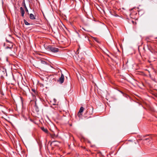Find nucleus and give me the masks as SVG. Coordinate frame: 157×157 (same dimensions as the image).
Wrapping results in <instances>:
<instances>
[{
	"mask_svg": "<svg viewBox=\"0 0 157 157\" xmlns=\"http://www.w3.org/2000/svg\"><path fill=\"white\" fill-rule=\"evenodd\" d=\"M48 65V64L43 59H40V61H36L33 64L35 67L39 69L43 68L45 65Z\"/></svg>",
	"mask_w": 157,
	"mask_h": 157,
	"instance_id": "obj_1",
	"label": "nucleus"
},
{
	"mask_svg": "<svg viewBox=\"0 0 157 157\" xmlns=\"http://www.w3.org/2000/svg\"><path fill=\"white\" fill-rule=\"evenodd\" d=\"M48 50L53 53H56L59 51V49L58 48L54 47L52 46L49 45L48 46L47 48Z\"/></svg>",
	"mask_w": 157,
	"mask_h": 157,
	"instance_id": "obj_2",
	"label": "nucleus"
},
{
	"mask_svg": "<svg viewBox=\"0 0 157 157\" xmlns=\"http://www.w3.org/2000/svg\"><path fill=\"white\" fill-rule=\"evenodd\" d=\"M21 88L24 92L26 93L29 91V89L27 86L22 84L21 86Z\"/></svg>",
	"mask_w": 157,
	"mask_h": 157,
	"instance_id": "obj_3",
	"label": "nucleus"
},
{
	"mask_svg": "<svg viewBox=\"0 0 157 157\" xmlns=\"http://www.w3.org/2000/svg\"><path fill=\"white\" fill-rule=\"evenodd\" d=\"M64 76L63 74H61L60 77L59 78L58 81L61 84L63 83L64 82Z\"/></svg>",
	"mask_w": 157,
	"mask_h": 157,
	"instance_id": "obj_4",
	"label": "nucleus"
},
{
	"mask_svg": "<svg viewBox=\"0 0 157 157\" xmlns=\"http://www.w3.org/2000/svg\"><path fill=\"white\" fill-rule=\"evenodd\" d=\"M84 109V108L83 107H81V108H80L78 113V115L79 117H80V115H82V114L81 113L83 112Z\"/></svg>",
	"mask_w": 157,
	"mask_h": 157,
	"instance_id": "obj_5",
	"label": "nucleus"
},
{
	"mask_svg": "<svg viewBox=\"0 0 157 157\" xmlns=\"http://www.w3.org/2000/svg\"><path fill=\"white\" fill-rule=\"evenodd\" d=\"M20 12L21 13V15L22 17H24V14L25 13V10L22 7H21L20 8Z\"/></svg>",
	"mask_w": 157,
	"mask_h": 157,
	"instance_id": "obj_6",
	"label": "nucleus"
},
{
	"mask_svg": "<svg viewBox=\"0 0 157 157\" xmlns=\"http://www.w3.org/2000/svg\"><path fill=\"white\" fill-rule=\"evenodd\" d=\"M34 108L36 112H38L39 111V109L38 106L37 105L36 102L35 103Z\"/></svg>",
	"mask_w": 157,
	"mask_h": 157,
	"instance_id": "obj_7",
	"label": "nucleus"
},
{
	"mask_svg": "<svg viewBox=\"0 0 157 157\" xmlns=\"http://www.w3.org/2000/svg\"><path fill=\"white\" fill-rule=\"evenodd\" d=\"M29 18L31 20H34L36 19L32 13H30V14Z\"/></svg>",
	"mask_w": 157,
	"mask_h": 157,
	"instance_id": "obj_8",
	"label": "nucleus"
},
{
	"mask_svg": "<svg viewBox=\"0 0 157 157\" xmlns=\"http://www.w3.org/2000/svg\"><path fill=\"white\" fill-rule=\"evenodd\" d=\"M41 130L43 131L44 132H45L46 133H48V130H47V128H45L44 127H41Z\"/></svg>",
	"mask_w": 157,
	"mask_h": 157,
	"instance_id": "obj_9",
	"label": "nucleus"
},
{
	"mask_svg": "<svg viewBox=\"0 0 157 157\" xmlns=\"http://www.w3.org/2000/svg\"><path fill=\"white\" fill-rule=\"evenodd\" d=\"M51 137L52 138L55 139V138H56L58 137V134H57V135H56L55 134H51Z\"/></svg>",
	"mask_w": 157,
	"mask_h": 157,
	"instance_id": "obj_10",
	"label": "nucleus"
},
{
	"mask_svg": "<svg viewBox=\"0 0 157 157\" xmlns=\"http://www.w3.org/2000/svg\"><path fill=\"white\" fill-rule=\"evenodd\" d=\"M13 44H11V46H7L5 48V49H11L13 48Z\"/></svg>",
	"mask_w": 157,
	"mask_h": 157,
	"instance_id": "obj_11",
	"label": "nucleus"
},
{
	"mask_svg": "<svg viewBox=\"0 0 157 157\" xmlns=\"http://www.w3.org/2000/svg\"><path fill=\"white\" fill-rule=\"evenodd\" d=\"M24 23L25 25H30V24L25 19H24Z\"/></svg>",
	"mask_w": 157,
	"mask_h": 157,
	"instance_id": "obj_12",
	"label": "nucleus"
},
{
	"mask_svg": "<svg viewBox=\"0 0 157 157\" xmlns=\"http://www.w3.org/2000/svg\"><path fill=\"white\" fill-rule=\"evenodd\" d=\"M32 91H33V93H34L35 94H37V92L36 91V90L35 89H32Z\"/></svg>",
	"mask_w": 157,
	"mask_h": 157,
	"instance_id": "obj_13",
	"label": "nucleus"
},
{
	"mask_svg": "<svg viewBox=\"0 0 157 157\" xmlns=\"http://www.w3.org/2000/svg\"><path fill=\"white\" fill-rule=\"evenodd\" d=\"M6 41L7 42L9 43V44H13V43L12 42H11V41L8 40L6 38Z\"/></svg>",
	"mask_w": 157,
	"mask_h": 157,
	"instance_id": "obj_14",
	"label": "nucleus"
},
{
	"mask_svg": "<svg viewBox=\"0 0 157 157\" xmlns=\"http://www.w3.org/2000/svg\"><path fill=\"white\" fill-rule=\"evenodd\" d=\"M22 5L23 6H24V7H25V6H26V4H25V0H23V2L22 3Z\"/></svg>",
	"mask_w": 157,
	"mask_h": 157,
	"instance_id": "obj_15",
	"label": "nucleus"
},
{
	"mask_svg": "<svg viewBox=\"0 0 157 157\" xmlns=\"http://www.w3.org/2000/svg\"><path fill=\"white\" fill-rule=\"evenodd\" d=\"M32 95L33 96V98H36V95H37V94H35L34 93H31Z\"/></svg>",
	"mask_w": 157,
	"mask_h": 157,
	"instance_id": "obj_16",
	"label": "nucleus"
},
{
	"mask_svg": "<svg viewBox=\"0 0 157 157\" xmlns=\"http://www.w3.org/2000/svg\"><path fill=\"white\" fill-rule=\"evenodd\" d=\"M25 9V11L26 12L28 13V14H29V11H28V10L27 7L26 6H25V7H24Z\"/></svg>",
	"mask_w": 157,
	"mask_h": 157,
	"instance_id": "obj_17",
	"label": "nucleus"
},
{
	"mask_svg": "<svg viewBox=\"0 0 157 157\" xmlns=\"http://www.w3.org/2000/svg\"><path fill=\"white\" fill-rule=\"evenodd\" d=\"M149 38L148 37H146L145 39V40L147 41V42H150L149 41Z\"/></svg>",
	"mask_w": 157,
	"mask_h": 157,
	"instance_id": "obj_18",
	"label": "nucleus"
},
{
	"mask_svg": "<svg viewBox=\"0 0 157 157\" xmlns=\"http://www.w3.org/2000/svg\"><path fill=\"white\" fill-rule=\"evenodd\" d=\"M94 40L96 42H97L98 43L99 42V41H98V39L96 38H94Z\"/></svg>",
	"mask_w": 157,
	"mask_h": 157,
	"instance_id": "obj_19",
	"label": "nucleus"
},
{
	"mask_svg": "<svg viewBox=\"0 0 157 157\" xmlns=\"http://www.w3.org/2000/svg\"><path fill=\"white\" fill-rule=\"evenodd\" d=\"M132 22L133 24H134L135 22L133 21H132ZM135 24H136V22H135Z\"/></svg>",
	"mask_w": 157,
	"mask_h": 157,
	"instance_id": "obj_20",
	"label": "nucleus"
},
{
	"mask_svg": "<svg viewBox=\"0 0 157 157\" xmlns=\"http://www.w3.org/2000/svg\"><path fill=\"white\" fill-rule=\"evenodd\" d=\"M118 91H119L120 93H121V94H124V93H123V92H122V91H121L119 90Z\"/></svg>",
	"mask_w": 157,
	"mask_h": 157,
	"instance_id": "obj_21",
	"label": "nucleus"
},
{
	"mask_svg": "<svg viewBox=\"0 0 157 157\" xmlns=\"http://www.w3.org/2000/svg\"><path fill=\"white\" fill-rule=\"evenodd\" d=\"M7 45L8 46H11V44H7Z\"/></svg>",
	"mask_w": 157,
	"mask_h": 157,
	"instance_id": "obj_22",
	"label": "nucleus"
},
{
	"mask_svg": "<svg viewBox=\"0 0 157 157\" xmlns=\"http://www.w3.org/2000/svg\"><path fill=\"white\" fill-rule=\"evenodd\" d=\"M149 138H146L144 139V140H148L149 139Z\"/></svg>",
	"mask_w": 157,
	"mask_h": 157,
	"instance_id": "obj_23",
	"label": "nucleus"
},
{
	"mask_svg": "<svg viewBox=\"0 0 157 157\" xmlns=\"http://www.w3.org/2000/svg\"><path fill=\"white\" fill-rule=\"evenodd\" d=\"M5 72L4 73V74H6V75H7V73H6V70H5Z\"/></svg>",
	"mask_w": 157,
	"mask_h": 157,
	"instance_id": "obj_24",
	"label": "nucleus"
},
{
	"mask_svg": "<svg viewBox=\"0 0 157 157\" xmlns=\"http://www.w3.org/2000/svg\"><path fill=\"white\" fill-rule=\"evenodd\" d=\"M82 29H84L85 31H88L86 30H85V29H84L83 28H82Z\"/></svg>",
	"mask_w": 157,
	"mask_h": 157,
	"instance_id": "obj_25",
	"label": "nucleus"
},
{
	"mask_svg": "<svg viewBox=\"0 0 157 157\" xmlns=\"http://www.w3.org/2000/svg\"><path fill=\"white\" fill-rule=\"evenodd\" d=\"M54 101H55H55H56V99H54Z\"/></svg>",
	"mask_w": 157,
	"mask_h": 157,
	"instance_id": "obj_26",
	"label": "nucleus"
},
{
	"mask_svg": "<svg viewBox=\"0 0 157 157\" xmlns=\"http://www.w3.org/2000/svg\"><path fill=\"white\" fill-rule=\"evenodd\" d=\"M3 46H5V43L4 44Z\"/></svg>",
	"mask_w": 157,
	"mask_h": 157,
	"instance_id": "obj_27",
	"label": "nucleus"
},
{
	"mask_svg": "<svg viewBox=\"0 0 157 157\" xmlns=\"http://www.w3.org/2000/svg\"><path fill=\"white\" fill-rule=\"evenodd\" d=\"M56 142V141H52V143H54V142Z\"/></svg>",
	"mask_w": 157,
	"mask_h": 157,
	"instance_id": "obj_28",
	"label": "nucleus"
},
{
	"mask_svg": "<svg viewBox=\"0 0 157 157\" xmlns=\"http://www.w3.org/2000/svg\"><path fill=\"white\" fill-rule=\"evenodd\" d=\"M87 40H89V39H88V37H87Z\"/></svg>",
	"mask_w": 157,
	"mask_h": 157,
	"instance_id": "obj_29",
	"label": "nucleus"
},
{
	"mask_svg": "<svg viewBox=\"0 0 157 157\" xmlns=\"http://www.w3.org/2000/svg\"><path fill=\"white\" fill-rule=\"evenodd\" d=\"M85 38H86V36H85Z\"/></svg>",
	"mask_w": 157,
	"mask_h": 157,
	"instance_id": "obj_30",
	"label": "nucleus"
}]
</instances>
